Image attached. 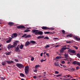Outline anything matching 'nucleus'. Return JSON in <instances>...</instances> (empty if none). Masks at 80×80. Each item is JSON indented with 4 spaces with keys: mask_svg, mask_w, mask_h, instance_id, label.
<instances>
[{
    "mask_svg": "<svg viewBox=\"0 0 80 80\" xmlns=\"http://www.w3.org/2000/svg\"><path fill=\"white\" fill-rule=\"evenodd\" d=\"M17 33H14L12 34L11 36V37L12 38H13L14 37H17Z\"/></svg>",
    "mask_w": 80,
    "mask_h": 80,
    "instance_id": "nucleus-5",
    "label": "nucleus"
},
{
    "mask_svg": "<svg viewBox=\"0 0 80 80\" xmlns=\"http://www.w3.org/2000/svg\"><path fill=\"white\" fill-rule=\"evenodd\" d=\"M66 43H72V41H67Z\"/></svg>",
    "mask_w": 80,
    "mask_h": 80,
    "instance_id": "nucleus-38",
    "label": "nucleus"
},
{
    "mask_svg": "<svg viewBox=\"0 0 80 80\" xmlns=\"http://www.w3.org/2000/svg\"><path fill=\"white\" fill-rule=\"evenodd\" d=\"M13 48V46L11 44H9L8 46V49H10V48Z\"/></svg>",
    "mask_w": 80,
    "mask_h": 80,
    "instance_id": "nucleus-12",
    "label": "nucleus"
},
{
    "mask_svg": "<svg viewBox=\"0 0 80 80\" xmlns=\"http://www.w3.org/2000/svg\"><path fill=\"white\" fill-rule=\"evenodd\" d=\"M66 76H67L68 77H70V75H66Z\"/></svg>",
    "mask_w": 80,
    "mask_h": 80,
    "instance_id": "nucleus-57",
    "label": "nucleus"
},
{
    "mask_svg": "<svg viewBox=\"0 0 80 80\" xmlns=\"http://www.w3.org/2000/svg\"><path fill=\"white\" fill-rule=\"evenodd\" d=\"M30 43H31L34 45V44H35V43H36V42H35V41H34L32 40L30 41Z\"/></svg>",
    "mask_w": 80,
    "mask_h": 80,
    "instance_id": "nucleus-18",
    "label": "nucleus"
},
{
    "mask_svg": "<svg viewBox=\"0 0 80 80\" xmlns=\"http://www.w3.org/2000/svg\"><path fill=\"white\" fill-rule=\"evenodd\" d=\"M43 62V60L42 59V60L41 61V62Z\"/></svg>",
    "mask_w": 80,
    "mask_h": 80,
    "instance_id": "nucleus-59",
    "label": "nucleus"
},
{
    "mask_svg": "<svg viewBox=\"0 0 80 80\" xmlns=\"http://www.w3.org/2000/svg\"><path fill=\"white\" fill-rule=\"evenodd\" d=\"M68 52H70V53H73V54H75L74 55H75L76 54H77L76 53H75L76 52V51H75V50H72L71 49H69L68 50Z\"/></svg>",
    "mask_w": 80,
    "mask_h": 80,
    "instance_id": "nucleus-4",
    "label": "nucleus"
},
{
    "mask_svg": "<svg viewBox=\"0 0 80 80\" xmlns=\"http://www.w3.org/2000/svg\"><path fill=\"white\" fill-rule=\"evenodd\" d=\"M20 75L22 77H26V76H25V74H24L23 73H20Z\"/></svg>",
    "mask_w": 80,
    "mask_h": 80,
    "instance_id": "nucleus-13",
    "label": "nucleus"
},
{
    "mask_svg": "<svg viewBox=\"0 0 80 80\" xmlns=\"http://www.w3.org/2000/svg\"><path fill=\"white\" fill-rule=\"evenodd\" d=\"M65 63V61H62L61 62V63H62V64H64Z\"/></svg>",
    "mask_w": 80,
    "mask_h": 80,
    "instance_id": "nucleus-41",
    "label": "nucleus"
},
{
    "mask_svg": "<svg viewBox=\"0 0 80 80\" xmlns=\"http://www.w3.org/2000/svg\"><path fill=\"white\" fill-rule=\"evenodd\" d=\"M31 37V35H28L25 37V38H29Z\"/></svg>",
    "mask_w": 80,
    "mask_h": 80,
    "instance_id": "nucleus-25",
    "label": "nucleus"
},
{
    "mask_svg": "<svg viewBox=\"0 0 80 80\" xmlns=\"http://www.w3.org/2000/svg\"><path fill=\"white\" fill-rule=\"evenodd\" d=\"M62 49L64 50H66V48H62Z\"/></svg>",
    "mask_w": 80,
    "mask_h": 80,
    "instance_id": "nucleus-50",
    "label": "nucleus"
},
{
    "mask_svg": "<svg viewBox=\"0 0 80 80\" xmlns=\"http://www.w3.org/2000/svg\"><path fill=\"white\" fill-rule=\"evenodd\" d=\"M48 47H50L49 45H47L45 47V48H48Z\"/></svg>",
    "mask_w": 80,
    "mask_h": 80,
    "instance_id": "nucleus-36",
    "label": "nucleus"
},
{
    "mask_svg": "<svg viewBox=\"0 0 80 80\" xmlns=\"http://www.w3.org/2000/svg\"><path fill=\"white\" fill-rule=\"evenodd\" d=\"M19 46H20V45H18L16 49H15V51H16V52H18V50H19V48H18V47H19Z\"/></svg>",
    "mask_w": 80,
    "mask_h": 80,
    "instance_id": "nucleus-20",
    "label": "nucleus"
},
{
    "mask_svg": "<svg viewBox=\"0 0 80 80\" xmlns=\"http://www.w3.org/2000/svg\"><path fill=\"white\" fill-rule=\"evenodd\" d=\"M74 38L75 39H76V40H77V41H78L79 40H80V38H78L77 37H74Z\"/></svg>",
    "mask_w": 80,
    "mask_h": 80,
    "instance_id": "nucleus-21",
    "label": "nucleus"
},
{
    "mask_svg": "<svg viewBox=\"0 0 80 80\" xmlns=\"http://www.w3.org/2000/svg\"><path fill=\"white\" fill-rule=\"evenodd\" d=\"M62 74H59L58 75H55V77H60V76H62Z\"/></svg>",
    "mask_w": 80,
    "mask_h": 80,
    "instance_id": "nucleus-30",
    "label": "nucleus"
},
{
    "mask_svg": "<svg viewBox=\"0 0 80 80\" xmlns=\"http://www.w3.org/2000/svg\"><path fill=\"white\" fill-rule=\"evenodd\" d=\"M66 58V59H67V61H68V59H70V58Z\"/></svg>",
    "mask_w": 80,
    "mask_h": 80,
    "instance_id": "nucleus-58",
    "label": "nucleus"
},
{
    "mask_svg": "<svg viewBox=\"0 0 80 80\" xmlns=\"http://www.w3.org/2000/svg\"><path fill=\"white\" fill-rule=\"evenodd\" d=\"M14 24V23L12 22H9L8 23V24L9 26H12V25H13Z\"/></svg>",
    "mask_w": 80,
    "mask_h": 80,
    "instance_id": "nucleus-16",
    "label": "nucleus"
},
{
    "mask_svg": "<svg viewBox=\"0 0 80 80\" xmlns=\"http://www.w3.org/2000/svg\"><path fill=\"white\" fill-rule=\"evenodd\" d=\"M64 51V50H63V48H61V50H60V53H63V52Z\"/></svg>",
    "mask_w": 80,
    "mask_h": 80,
    "instance_id": "nucleus-23",
    "label": "nucleus"
},
{
    "mask_svg": "<svg viewBox=\"0 0 80 80\" xmlns=\"http://www.w3.org/2000/svg\"><path fill=\"white\" fill-rule=\"evenodd\" d=\"M43 52H42L40 54L41 57H42V55H43Z\"/></svg>",
    "mask_w": 80,
    "mask_h": 80,
    "instance_id": "nucleus-52",
    "label": "nucleus"
},
{
    "mask_svg": "<svg viewBox=\"0 0 80 80\" xmlns=\"http://www.w3.org/2000/svg\"><path fill=\"white\" fill-rule=\"evenodd\" d=\"M30 42L28 41H27L25 43V46H28V45H30Z\"/></svg>",
    "mask_w": 80,
    "mask_h": 80,
    "instance_id": "nucleus-10",
    "label": "nucleus"
},
{
    "mask_svg": "<svg viewBox=\"0 0 80 80\" xmlns=\"http://www.w3.org/2000/svg\"><path fill=\"white\" fill-rule=\"evenodd\" d=\"M28 69H29V66H27L25 67L24 68L25 72V74L27 75L28 73Z\"/></svg>",
    "mask_w": 80,
    "mask_h": 80,
    "instance_id": "nucleus-2",
    "label": "nucleus"
},
{
    "mask_svg": "<svg viewBox=\"0 0 80 80\" xmlns=\"http://www.w3.org/2000/svg\"><path fill=\"white\" fill-rule=\"evenodd\" d=\"M58 55H59L61 56V55H62V54H61V53L58 54Z\"/></svg>",
    "mask_w": 80,
    "mask_h": 80,
    "instance_id": "nucleus-62",
    "label": "nucleus"
},
{
    "mask_svg": "<svg viewBox=\"0 0 80 80\" xmlns=\"http://www.w3.org/2000/svg\"><path fill=\"white\" fill-rule=\"evenodd\" d=\"M46 55L48 57H49V56H50V54H49V53H46Z\"/></svg>",
    "mask_w": 80,
    "mask_h": 80,
    "instance_id": "nucleus-48",
    "label": "nucleus"
},
{
    "mask_svg": "<svg viewBox=\"0 0 80 80\" xmlns=\"http://www.w3.org/2000/svg\"><path fill=\"white\" fill-rule=\"evenodd\" d=\"M47 53H46V52H45L44 53H43V55H45V54H46Z\"/></svg>",
    "mask_w": 80,
    "mask_h": 80,
    "instance_id": "nucleus-56",
    "label": "nucleus"
},
{
    "mask_svg": "<svg viewBox=\"0 0 80 80\" xmlns=\"http://www.w3.org/2000/svg\"><path fill=\"white\" fill-rule=\"evenodd\" d=\"M55 73H57V74H58V73H59V72L57 71H55Z\"/></svg>",
    "mask_w": 80,
    "mask_h": 80,
    "instance_id": "nucleus-46",
    "label": "nucleus"
},
{
    "mask_svg": "<svg viewBox=\"0 0 80 80\" xmlns=\"http://www.w3.org/2000/svg\"><path fill=\"white\" fill-rule=\"evenodd\" d=\"M56 59H60V58H62V57L61 56H57L56 58Z\"/></svg>",
    "mask_w": 80,
    "mask_h": 80,
    "instance_id": "nucleus-28",
    "label": "nucleus"
},
{
    "mask_svg": "<svg viewBox=\"0 0 80 80\" xmlns=\"http://www.w3.org/2000/svg\"><path fill=\"white\" fill-rule=\"evenodd\" d=\"M12 38L10 37H9L8 40L6 41V43H10V42H12Z\"/></svg>",
    "mask_w": 80,
    "mask_h": 80,
    "instance_id": "nucleus-7",
    "label": "nucleus"
},
{
    "mask_svg": "<svg viewBox=\"0 0 80 80\" xmlns=\"http://www.w3.org/2000/svg\"><path fill=\"white\" fill-rule=\"evenodd\" d=\"M60 66H61V67H62V66H63V65H62V64H60Z\"/></svg>",
    "mask_w": 80,
    "mask_h": 80,
    "instance_id": "nucleus-61",
    "label": "nucleus"
},
{
    "mask_svg": "<svg viewBox=\"0 0 80 80\" xmlns=\"http://www.w3.org/2000/svg\"><path fill=\"white\" fill-rule=\"evenodd\" d=\"M32 33H35V35H42L43 33L42 31H38V30L34 29L32 30Z\"/></svg>",
    "mask_w": 80,
    "mask_h": 80,
    "instance_id": "nucleus-1",
    "label": "nucleus"
},
{
    "mask_svg": "<svg viewBox=\"0 0 80 80\" xmlns=\"http://www.w3.org/2000/svg\"><path fill=\"white\" fill-rule=\"evenodd\" d=\"M48 29L52 30H54L55 29V28H48Z\"/></svg>",
    "mask_w": 80,
    "mask_h": 80,
    "instance_id": "nucleus-29",
    "label": "nucleus"
},
{
    "mask_svg": "<svg viewBox=\"0 0 80 80\" xmlns=\"http://www.w3.org/2000/svg\"><path fill=\"white\" fill-rule=\"evenodd\" d=\"M15 60L16 62H18V60L17 59H15Z\"/></svg>",
    "mask_w": 80,
    "mask_h": 80,
    "instance_id": "nucleus-42",
    "label": "nucleus"
},
{
    "mask_svg": "<svg viewBox=\"0 0 80 80\" xmlns=\"http://www.w3.org/2000/svg\"><path fill=\"white\" fill-rule=\"evenodd\" d=\"M27 35V34H24L22 36V38H23V37H26V36Z\"/></svg>",
    "mask_w": 80,
    "mask_h": 80,
    "instance_id": "nucleus-35",
    "label": "nucleus"
},
{
    "mask_svg": "<svg viewBox=\"0 0 80 80\" xmlns=\"http://www.w3.org/2000/svg\"><path fill=\"white\" fill-rule=\"evenodd\" d=\"M44 34H49L51 33V34H53V32H44Z\"/></svg>",
    "mask_w": 80,
    "mask_h": 80,
    "instance_id": "nucleus-14",
    "label": "nucleus"
},
{
    "mask_svg": "<svg viewBox=\"0 0 80 80\" xmlns=\"http://www.w3.org/2000/svg\"><path fill=\"white\" fill-rule=\"evenodd\" d=\"M6 62L8 63V64H11V63H13V61H6Z\"/></svg>",
    "mask_w": 80,
    "mask_h": 80,
    "instance_id": "nucleus-11",
    "label": "nucleus"
},
{
    "mask_svg": "<svg viewBox=\"0 0 80 80\" xmlns=\"http://www.w3.org/2000/svg\"><path fill=\"white\" fill-rule=\"evenodd\" d=\"M28 29H29V28H27L26 30L24 31V32H30V30H28Z\"/></svg>",
    "mask_w": 80,
    "mask_h": 80,
    "instance_id": "nucleus-26",
    "label": "nucleus"
},
{
    "mask_svg": "<svg viewBox=\"0 0 80 80\" xmlns=\"http://www.w3.org/2000/svg\"><path fill=\"white\" fill-rule=\"evenodd\" d=\"M64 57L65 58H68V55L66 53L64 54Z\"/></svg>",
    "mask_w": 80,
    "mask_h": 80,
    "instance_id": "nucleus-24",
    "label": "nucleus"
},
{
    "mask_svg": "<svg viewBox=\"0 0 80 80\" xmlns=\"http://www.w3.org/2000/svg\"><path fill=\"white\" fill-rule=\"evenodd\" d=\"M68 64H70V63L72 62V60L69 59L68 60Z\"/></svg>",
    "mask_w": 80,
    "mask_h": 80,
    "instance_id": "nucleus-27",
    "label": "nucleus"
},
{
    "mask_svg": "<svg viewBox=\"0 0 80 80\" xmlns=\"http://www.w3.org/2000/svg\"><path fill=\"white\" fill-rule=\"evenodd\" d=\"M57 39H58V38H53V40H57Z\"/></svg>",
    "mask_w": 80,
    "mask_h": 80,
    "instance_id": "nucleus-45",
    "label": "nucleus"
},
{
    "mask_svg": "<svg viewBox=\"0 0 80 80\" xmlns=\"http://www.w3.org/2000/svg\"><path fill=\"white\" fill-rule=\"evenodd\" d=\"M60 46L59 45H57L56 46H54V47H59Z\"/></svg>",
    "mask_w": 80,
    "mask_h": 80,
    "instance_id": "nucleus-49",
    "label": "nucleus"
},
{
    "mask_svg": "<svg viewBox=\"0 0 80 80\" xmlns=\"http://www.w3.org/2000/svg\"><path fill=\"white\" fill-rule=\"evenodd\" d=\"M44 39H46V40H48L49 38L48 36H46L45 38H44Z\"/></svg>",
    "mask_w": 80,
    "mask_h": 80,
    "instance_id": "nucleus-33",
    "label": "nucleus"
},
{
    "mask_svg": "<svg viewBox=\"0 0 80 80\" xmlns=\"http://www.w3.org/2000/svg\"><path fill=\"white\" fill-rule=\"evenodd\" d=\"M17 28H25V27L23 26H18L17 27Z\"/></svg>",
    "mask_w": 80,
    "mask_h": 80,
    "instance_id": "nucleus-8",
    "label": "nucleus"
},
{
    "mask_svg": "<svg viewBox=\"0 0 80 80\" xmlns=\"http://www.w3.org/2000/svg\"><path fill=\"white\" fill-rule=\"evenodd\" d=\"M42 30H46L47 29H48V28L45 26H43L42 27Z\"/></svg>",
    "mask_w": 80,
    "mask_h": 80,
    "instance_id": "nucleus-15",
    "label": "nucleus"
},
{
    "mask_svg": "<svg viewBox=\"0 0 80 80\" xmlns=\"http://www.w3.org/2000/svg\"><path fill=\"white\" fill-rule=\"evenodd\" d=\"M79 69V66H77L76 67V70H78Z\"/></svg>",
    "mask_w": 80,
    "mask_h": 80,
    "instance_id": "nucleus-47",
    "label": "nucleus"
},
{
    "mask_svg": "<svg viewBox=\"0 0 80 80\" xmlns=\"http://www.w3.org/2000/svg\"><path fill=\"white\" fill-rule=\"evenodd\" d=\"M10 53H11L10 52H6L5 53V54H6V55H10Z\"/></svg>",
    "mask_w": 80,
    "mask_h": 80,
    "instance_id": "nucleus-22",
    "label": "nucleus"
},
{
    "mask_svg": "<svg viewBox=\"0 0 80 80\" xmlns=\"http://www.w3.org/2000/svg\"><path fill=\"white\" fill-rule=\"evenodd\" d=\"M40 67L39 65H36L35 66V68H37L38 67Z\"/></svg>",
    "mask_w": 80,
    "mask_h": 80,
    "instance_id": "nucleus-34",
    "label": "nucleus"
},
{
    "mask_svg": "<svg viewBox=\"0 0 80 80\" xmlns=\"http://www.w3.org/2000/svg\"><path fill=\"white\" fill-rule=\"evenodd\" d=\"M19 48L20 49H21V50L23 49V45L21 44L19 47Z\"/></svg>",
    "mask_w": 80,
    "mask_h": 80,
    "instance_id": "nucleus-19",
    "label": "nucleus"
},
{
    "mask_svg": "<svg viewBox=\"0 0 80 80\" xmlns=\"http://www.w3.org/2000/svg\"><path fill=\"white\" fill-rule=\"evenodd\" d=\"M21 80H24V79L22 78V79H21Z\"/></svg>",
    "mask_w": 80,
    "mask_h": 80,
    "instance_id": "nucleus-64",
    "label": "nucleus"
},
{
    "mask_svg": "<svg viewBox=\"0 0 80 80\" xmlns=\"http://www.w3.org/2000/svg\"><path fill=\"white\" fill-rule=\"evenodd\" d=\"M1 80H4L5 79H4V78H1Z\"/></svg>",
    "mask_w": 80,
    "mask_h": 80,
    "instance_id": "nucleus-53",
    "label": "nucleus"
},
{
    "mask_svg": "<svg viewBox=\"0 0 80 80\" xmlns=\"http://www.w3.org/2000/svg\"><path fill=\"white\" fill-rule=\"evenodd\" d=\"M62 32L63 33H65V31L64 30H62Z\"/></svg>",
    "mask_w": 80,
    "mask_h": 80,
    "instance_id": "nucleus-43",
    "label": "nucleus"
},
{
    "mask_svg": "<svg viewBox=\"0 0 80 80\" xmlns=\"http://www.w3.org/2000/svg\"><path fill=\"white\" fill-rule=\"evenodd\" d=\"M62 66H63V67H64V68H66V66H65V65H63Z\"/></svg>",
    "mask_w": 80,
    "mask_h": 80,
    "instance_id": "nucleus-54",
    "label": "nucleus"
},
{
    "mask_svg": "<svg viewBox=\"0 0 80 80\" xmlns=\"http://www.w3.org/2000/svg\"><path fill=\"white\" fill-rule=\"evenodd\" d=\"M37 72V70H35L34 71V72Z\"/></svg>",
    "mask_w": 80,
    "mask_h": 80,
    "instance_id": "nucleus-63",
    "label": "nucleus"
},
{
    "mask_svg": "<svg viewBox=\"0 0 80 80\" xmlns=\"http://www.w3.org/2000/svg\"><path fill=\"white\" fill-rule=\"evenodd\" d=\"M74 48H75V49H76V50H78V48L77 47V46H74Z\"/></svg>",
    "mask_w": 80,
    "mask_h": 80,
    "instance_id": "nucleus-39",
    "label": "nucleus"
},
{
    "mask_svg": "<svg viewBox=\"0 0 80 80\" xmlns=\"http://www.w3.org/2000/svg\"><path fill=\"white\" fill-rule=\"evenodd\" d=\"M71 70L72 71H75V68H72Z\"/></svg>",
    "mask_w": 80,
    "mask_h": 80,
    "instance_id": "nucleus-40",
    "label": "nucleus"
},
{
    "mask_svg": "<svg viewBox=\"0 0 80 80\" xmlns=\"http://www.w3.org/2000/svg\"><path fill=\"white\" fill-rule=\"evenodd\" d=\"M16 66L19 68H24L23 65L21 64L17 63L16 64Z\"/></svg>",
    "mask_w": 80,
    "mask_h": 80,
    "instance_id": "nucleus-3",
    "label": "nucleus"
},
{
    "mask_svg": "<svg viewBox=\"0 0 80 80\" xmlns=\"http://www.w3.org/2000/svg\"><path fill=\"white\" fill-rule=\"evenodd\" d=\"M43 37H44V36H39L37 37V38L38 39H40V38H43Z\"/></svg>",
    "mask_w": 80,
    "mask_h": 80,
    "instance_id": "nucleus-17",
    "label": "nucleus"
},
{
    "mask_svg": "<svg viewBox=\"0 0 80 80\" xmlns=\"http://www.w3.org/2000/svg\"><path fill=\"white\" fill-rule=\"evenodd\" d=\"M34 58L32 57L31 59V61H33V60H34Z\"/></svg>",
    "mask_w": 80,
    "mask_h": 80,
    "instance_id": "nucleus-44",
    "label": "nucleus"
},
{
    "mask_svg": "<svg viewBox=\"0 0 80 80\" xmlns=\"http://www.w3.org/2000/svg\"><path fill=\"white\" fill-rule=\"evenodd\" d=\"M66 49H67L68 50V49H70V48H67L66 47Z\"/></svg>",
    "mask_w": 80,
    "mask_h": 80,
    "instance_id": "nucleus-55",
    "label": "nucleus"
},
{
    "mask_svg": "<svg viewBox=\"0 0 80 80\" xmlns=\"http://www.w3.org/2000/svg\"><path fill=\"white\" fill-rule=\"evenodd\" d=\"M5 64H6V62H2V65H5Z\"/></svg>",
    "mask_w": 80,
    "mask_h": 80,
    "instance_id": "nucleus-31",
    "label": "nucleus"
},
{
    "mask_svg": "<svg viewBox=\"0 0 80 80\" xmlns=\"http://www.w3.org/2000/svg\"><path fill=\"white\" fill-rule=\"evenodd\" d=\"M77 57H78V58H80V54L78 53L77 55Z\"/></svg>",
    "mask_w": 80,
    "mask_h": 80,
    "instance_id": "nucleus-32",
    "label": "nucleus"
},
{
    "mask_svg": "<svg viewBox=\"0 0 80 80\" xmlns=\"http://www.w3.org/2000/svg\"><path fill=\"white\" fill-rule=\"evenodd\" d=\"M18 42V41H16L14 42V44L12 45V47H15L17 46V43Z\"/></svg>",
    "mask_w": 80,
    "mask_h": 80,
    "instance_id": "nucleus-6",
    "label": "nucleus"
},
{
    "mask_svg": "<svg viewBox=\"0 0 80 80\" xmlns=\"http://www.w3.org/2000/svg\"><path fill=\"white\" fill-rule=\"evenodd\" d=\"M67 59H63V60H65V61H67Z\"/></svg>",
    "mask_w": 80,
    "mask_h": 80,
    "instance_id": "nucleus-60",
    "label": "nucleus"
},
{
    "mask_svg": "<svg viewBox=\"0 0 80 80\" xmlns=\"http://www.w3.org/2000/svg\"><path fill=\"white\" fill-rule=\"evenodd\" d=\"M66 37L68 38L72 37H73V34H68L66 36Z\"/></svg>",
    "mask_w": 80,
    "mask_h": 80,
    "instance_id": "nucleus-9",
    "label": "nucleus"
},
{
    "mask_svg": "<svg viewBox=\"0 0 80 80\" xmlns=\"http://www.w3.org/2000/svg\"><path fill=\"white\" fill-rule=\"evenodd\" d=\"M54 65L55 66H58V64L57 62H55Z\"/></svg>",
    "mask_w": 80,
    "mask_h": 80,
    "instance_id": "nucleus-37",
    "label": "nucleus"
},
{
    "mask_svg": "<svg viewBox=\"0 0 80 80\" xmlns=\"http://www.w3.org/2000/svg\"><path fill=\"white\" fill-rule=\"evenodd\" d=\"M33 78H34V79H35L37 78V77H36L35 76H34L33 77Z\"/></svg>",
    "mask_w": 80,
    "mask_h": 80,
    "instance_id": "nucleus-51",
    "label": "nucleus"
}]
</instances>
